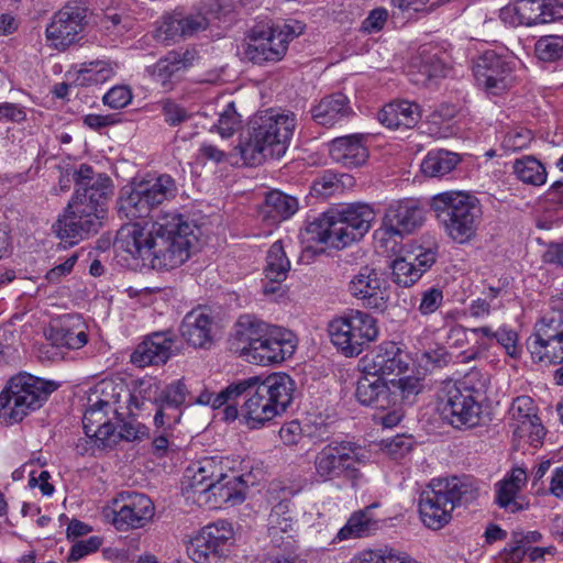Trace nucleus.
Here are the masks:
<instances>
[{"label": "nucleus", "instance_id": "774afa93", "mask_svg": "<svg viewBox=\"0 0 563 563\" xmlns=\"http://www.w3.org/2000/svg\"><path fill=\"white\" fill-rule=\"evenodd\" d=\"M531 141V131L527 129H520L509 132L504 139V145L508 150L517 151L527 147Z\"/></svg>", "mask_w": 563, "mask_h": 563}, {"label": "nucleus", "instance_id": "4be33fe9", "mask_svg": "<svg viewBox=\"0 0 563 563\" xmlns=\"http://www.w3.org/2000/svg\"><path fill=\"white\" fill-rule=\"evenodd\" d=\"M363 372L365 374L382 377L385 375H400L409 368V357L395 343H387L379 350L366 355L363 360Z\"/></svg>", "mask_w": 563, "mask_h": 563}, {"label": "nucleus", "instance_id": "bb28decb", "mask_svg": "<svg viewBox=\"0 0 563 563\" xmlns=\"http://www.w3.org/2000/svg\"><path fill=\"white\" fill-rule=\"evenodd\" d=\"M358 134L336 137L329 144L331 158L345 167H358L368 158V151Z\"/></svg>", "mask_w": 563, "mask_h": 563}, {"label": "nucleus", "instance_id": "cd10ccee", "mask_svg": "<svg viewBox=\"0 0 563 563\" xmlns=\"http://www.w3.org/2000/svg\"><path fill=\"white\" fill-rule=\"evenodd\" d=\"M202 489L208 490L214 497L216 504L231 503L235 505L244 500L247 484L242 475L234 472L231 474L219 472L216 482L207 483Z\"/></svg>", "mask_w": 563, "mask_h": 563}, {"label": "nucleus", "instance_id": "423d86ee", "mask_svg": "<svg viewBox=\"0 0 563 563\" xmlns=\"http://www.w3.org/2000/svg\"><path fill=\"white\" fill-rule=\"evenodd\" d=\"M375 214L367 205L350 206L343 210H329L306 227L307 240L343 249L361 240L371 228Z\"/></svg>", "mask_w": 563, "mask_h": 563}, {"label": "nucleus", "instance_id": "0e129e2a", "mask_svg": "<svg viewBox=\"0 0 563 563\" xmlns=\"http://www.w3.org/2000/svg\"><path fill=\"white\" fill-rule=\"evenodd\" d=\"M396 108L398 110V118H400V121L402 123V126L405 128H413L419 119H420V111L419 106L413 102H409L407 100L401 101H395Z\"/></svg>", "mask_w": 563, "mask_h": 563}, {"label": "nucleus", "instance_id": "f257e3e1", "mask_svg": "<svg viewBox=\"0 0 563 563\" xmlns=\"http://www.w3.org/2000/svg\"><path fill=\"white\" fill-rule=\"evenodd\" d=\"M196 229L194 221L184 214L163 213L151 223L121 225L113 245L118 252L148 262L154 269H173L189 258L197 241Z\"/></svg>", "mask_w": 563, "mask_h": 563}, {"label": "nucleus", "instance_id": "393cba45", "mask_svg": "<svg viewBox=\"0 0 563 563\" xmlns=\"http://www.w3.org/2000/svg\"><path fill=\"white\" fill-rule=\"evenodd\" d=\"M517 15L528 26L563 20V0H520Z\"/></svg>", "mask_w": 563, "mask_h": 563}, {"label": "nucleus", "instance_id": "7ed1b4c3", "mask_svg": "<svg viewBox=\"0 0 563 563\" xmlns=\"http://www.w3.org/2000/svg\"><path fill=\"white\" fill-rule=\"evenodd\" d=\"M295 390V380L285 373L251 376L234 382V400L243 398L241 416L250 428L257 429L287 411Z\"/></svg>", "mask_w": 563, "mask_h": 563}, {"label": "nucleus", "instance_id": "4c0bfd02", "mask_svg": "<svg viewBox=\"0 0 563 563\" xmlns=\"http://www.w3.org/2000/svg\"><path fill=\"white\" fill-rule=\"evenodd\" d=\"M154 208L144 190L136 185L126 197L120 199L119 213L130 220H136L150 217Z\"/></svg>", "mask_w": 563, "mask_h": 563}, {"label": "nucleus", "instance_id": "f8f14e48", "mask_svg": "<svg viewBox=\"0 0 563 563\" xmlns=\"http://www.w3.org/2000/svg\"><path fill=\"white\" fill-rule=\"evenodd\" d=\"M438 410L452 427L472 428L479 423L482 405L476 397L448 383L438 394Z\"/></svg>", "mask_w": 563, "mask_h": 563}, {"label": "nucleus", "instance_id": "a878e982", "mask_svg": "<svg viewBox=\"0 0 563 563\" xmlns=\"http://www.w3.org/2000/svg\"><path fill=\"white\" fill-rule=\"evenodd\" d=\"M196 58L195 49L172 51L154 65L152 75L164 88L170 89L173 78L191 67Z\"/></svg>", "mask_w": 563, "mask_h": 563}, {"label": "nucleus", "instance_id": "72a5a7b5", "mask_svg": "<svg viewBox=\"0 0 563 563\" xmlns=\"http://www.w3.org/2000/svg\"><path fill=\"white\" fill-rule=\"evenodd\" d=\"M137 185L144 190L150 203H153L155 208L165 201L175 199L178 194L176 180L168 174L143 179Z\"/></svg>", "mask_w": 563, "mask_h": 563}, {"label": "nucleus", "instance_id": "f704fd0d", "mask_svg": "<svg viewBox=\"0 0 563 563\" xmlns=\"http://www.w3.org/2000/svg\"><path fill=\"white\" fill-rule=\"evenodd\" d=\"M107 408H111L110 401L99 399L86 410L82 417V428L86 437L90 438L99 449H102L103 442L102 434H100L102 426L112 424V422L107 419Z\"/></svg>", "mask_w": 563, "mask_h": 563}, {"label": "nucleus", "instance_id": "37998d69", "mask_svg": "<svg viewBox=\"0 0 563 563\" xmlns=\"http://www.w3.org/2000/svg\"><path fill=\"white\" fill-rule=\"evenodd\" d=\"M222 472V468L217 464L213 457L203 459L199 463V467L191 477L190 487L195 494H207L208 490H203L207 483L216 482L217 475Z\"/></svg>", "mask_w": 563, "mask_h": 563}, {"label": "nucleus", "instance_id": "58836bf2", "mask_svg": "<svg viewBox=\"0 0 563 563\" xmlns=\"http://www.w3.org/2000/svg\"><path fill=\"white\" fill-rule=\"evenodd\" d=\"M266 213L275 221L290 218L298 210V200L279 190H272L266 195Z\"/></svg>", "mask_w": 563, "mask_h": 563}, {"label": "nucleus", "instance_id": "e433bc0d", "mask_svg": "<svg viewBox=\"0 0 563 563\" xmlns=\"http://www.w3.org/2000/svg\"><path fill=\"white\" fill-rule=\"evenodd\" d=\"M390 393V407L398 404L412 405L421 393L423 385L419 377L404 376L388 382Z\"/></svg>", "mask_w": 563, "mask_h": 563}, {"label": "nucleus", "instance_id": "6e6552de", "mask_svg": "<svg viewBox=\"0 0 563 563\" xmlns=\"http://www.w3.org/2000/svg\"><path fill=\"white\" fill-rule=\"evenodd\" d=\"M57 384L26 372L12 376L0 393V415H8L15 422L40 409Z\"/></svg>", "mask_w": 563, "mask_h": 563}, {"label": "nucleus", "instance_id": "9b49d317", "mask_svg": "<svg viewBox=\"0 0 563 563\" xmlns=\"http://www.w3.org/2000/svg\"><path fill=\"white\" fill-rule=\"evenodd\" d=\"M153 501L136 492H121L112 501V507L104 510L106 518L119 531L139 529L146 526L154 517Z\"/></svg>", "mask_w": 563, "mask_h": 563}, {"label": "nucleus", "instance_id": "13d9d810", "mask_svg": "<svg viewBox=\"0 0 563 563\" xmlns=\"http://www.w3.org/2000/svg\"><path fill=\"white\" fill-rule=\"evenodd\" d=\"M162 114L169 126H178L191 119L192 114L186 108L167 99L162 102Z\"/></svg>", "mask_w": 563, "mask_h": 563}, {"label": "nucleus", "instance_id": "ddd939ff", "mask_svg": "<svg viewBox=\"0 0 563 563\" xmlns=\"http://www.w3.org/2000/svg\"><path fill=\"white\" fill-rule=\"evenodd\" d=\"M88 24V9L66 4L57 11L46 27V38L58 51H65L78 41V35Z\"/></svg>", "mask_w": 563, "mask_h": 563}, {"label": "nucleus", "instance_id": "412c9836", "mask_svg": "<svg viewBox=\"0 0 563 563\" xmlns=\"http://www.w3.org/2000/svg\"><path fill=\"white\" fill-rule=\"evenodd\" d=\"M45 339L56 347L80 349L88 342L85 323L79 316L65 314L44 329Z\"/></svg>", "mask_w": 563, "mask_h": 563}, {"label": "nucleus", "instance_id": "ea45409f", "mask_svg": "<svg viewBox=\"0 0 563 563\" xmlns=\"http://www.w3.org/2000/svg\"><path fill=\"white\" fill-rule=\"evenodd\" d=\"M266 260L265 278L273 282H284L290 269V262L286 256L282 241L272 244Z\"/></svg>", "mask_w": 563, "mask_h": 563}, {"label": "nucleus", "instance_id": "6e6d98bb", "mask_svg": "<svg viewBox=\"0 0 563 563\" xmlns=\"http://www.w3.org/2000/svg\"><path fill=\"white\" fill-rule=\"evenodd\" d=\"M509 415L511 416V428L521 424V421H528L537 415V409L533 405L532 398L528 396L517 397L510 407Z\"/></svg>", "mask_w": 563, "mask_h": 563}, {"label": "nucleus", "instance_id": "de8ad7c7", "mask_svg": "<svg viewBox=\"0 0 563 563\" xmlns=\"http://www.w3.org/2000/svg\"><path fill=\"white\" fill-rule=\"evenodd\" d=\"M391 279L400 287H410L421 278L413 263L404 257H397L390 264Z\"/></svg>", "mask_w": 563, "mask_h": 563}, {"label": "nucleus", "instance_id": "b1692460", "mask_svg": "<svg viewBox=\"0 0 563 563\" xmlns=\"http://www.w3.org/2000/svg\"><path fill=\"white\" fill-rule=\"evenodd\" d=\"M272 324L257 318L255 314H241L233 327L232 346L241 356H246L251 350L263 339Z\"/></svg>", "mask_w": 563, "mask_h": 563}, {"label": "nucleus", "instance_id": "3c124183", "mask_svg": "<svg viewBox=\"0 0 563 563\" xmlns=\"http://www.w3.org/2000/svg\"><path fill=\"white\" fill-rule=\"evenodd\" d=\"M234 400V382L229 384L219 394L214 395L209 389L205 388L198 397H190L191 404L210 406L212 409H219L227 402Z\"/></svg>", "mask_w": 563, "mask_h": 563}, {"label": "nucleus", "instance_id": "1a4fd4ad", "mask_svg": "<svg viewBox=\"0 0 563 563\" xmlns=\"http://www.w3.org/2000/svg\"><path fill=\"white\" fill-rule=\"evenodd\" d=\"M371 460V452L354 441H332L321 449L314 457L316 475L323 482L345 476L356 482L361 477L355 466L365 465Z\"/></svg>", "mask_w": 563, "mask_h": 563}, {"label": "nucleus", "instance_id": "f03ea898", "mask_svg": "<svg viewBox=\"0 0 563 563\" xmlns=\"http://www.w3.org/2000/svg\"><path fill=\"white\" fill-rule=\"evenodd\" d=\"M75 192L64 213L53 224V232L65 244L74 246L99 232L106 203L113 192L111 178L81 164L73 174Z\"/></svg>", "mask_w": 563, "mask_h": 563}, {"label": "nucleus", "instance_id": "473e14b6", "mask_svg": "<svg viewBox=\"0 0 563 563\" xmlns=\"http://www.w3.org/2000/svg\"><path fill=\"white\" fill-rule=\"evenodd\" d=\"M563 335L562 314L542 318L534 327V333L528 339L527 346L531 355H540V349Z\"/></svg>", "mask_w": 563, "mask_h": 563}, {"label": "nucleus", "instance_id": "dca6fc26", "mask_svg": "<svg viewBox=\"0 0 563 563\" xmlns=\"http://www.w3.org/2000/svg\"><path fill=\"white\" fill-rule=\"evenodd\" d=\"M352 297L362 301L364 307L384 311L387 307V285L376 268L363 266L349 283Z\"/></svg>", "mask_w": 563, "mask_h": 563}, {"label": "nucleus", "instance_id": "20e7f679", "mask_svg": "<svg viewBox=\"0 0 563 563\" xmlns=\"http://www.w3.org/2000/svg\"><path fill=\"white\" fill-rule=\"evenodd\" d=\"M296 126L294 113H279L269 109L254 115L245 136L236 148L244 164L258 166L266 159L283 157L289 146Z\"/></svg>", "mask_w": 563, "mask_h": 563}, {"label": "nucleus", "instance_id": "c85d7f7f", "mask_svg": "<svg viewBox=\"0 0 563 563\" xmlns=\"http://www.w3.org/2000/svg\"><path fill=\"white\" fill-rule=\"evenodd\" d=\"M355 397L364 406L382 410L390 408L388 382H385L382 377L365 374L357 380Z\"/></svg>", "mask_w": 563, "mask_h": 563}, {"label": "nucleus", "instance_id": "4468645a", "mask_svg": "<svg viewBox=\"0 0 563 563\" xmlns=\"http://www.w3.org/2000/svg\"><path fill=\"white\" fill-rule=\"evenodd\" d=\"M232 537L233 531L224 521L206 526L191 541L189 556L196 563H217L229 552Z\"/></svg>", "mask_w": 563, "mask_h": 563}, {"label": "nucleus", "instance_id": "2f4dec72", "mask_svg": "<svg viewBox=\"0 0 563 563\" xmlns=\"http://www.w3.org/2000/svg\"><path fill=\"white\" fill-rule=\"evenodd\" d=\"M377 504H372L364 509L355 511L349 518L347 522L338 532L339 540L364 538L374 533L378 529V520L372 515V510Z\"/></svg>", "mask_w": 563, "mask_h": 563}, {"label": "nucleus", "instance_id": "8fccbe9b", "mask_svg": "<svg viewBox=\"0 0 563 563\" xmlns=\"http://www.w3.org/2000/svg\"><path fill=\"white\" fill-rule=\"evenodd\" d=\"M287 504L279 503L273 507L268 516V532L272 538H276L279 533H287L292 529V521L288 512Z\"/></svg>", "mask_w": 563, "mask_h": 563}, {"label": "nucleus", "instance_id": "603ef678", "mask_svg": "<svg viewBox=\"0 0 563 563\" xmlns=\"http://www.w3.org/2000/svg\"><path fill=\"white\" fill-rule=\"evenodd\" d=\"M496 503L500 508L507 509L510 512H517L523 509V506L516 500L520 488H516L514 484L503 479L496 484Z\"/></svg>", "mask_w": 563, "mask_h": 563}, {"label": "nucleus", "instance_id": "052dcab7", "mask_svg": "<svg viewBox=\"0 0 563 563\" xmlns=\"http://www.w3.org/2000/svg\"><path fill=\"white\" fill-rule=\"evenodd\" d=\"M454 356L446 350L445 346L435 345L421 353V362L426 365H431L432 368H442L448 366Z\"/></svg>", "mask_w": 563, "mask_h": 563}, {"label": "nucleus", "instance_id": "a211bd4d", "mask_svg": "<svg viewBox=\"0 0 563 563\" xmlns=\"http://www.w3.org/2000/svg\"><path fill=\"white\" fill-rule=\"evenodd\" d=\"M287 51V36L276 33L275 27L253 30L244 51L245 57L254 64L280 60Z\"/></svg>", "mask_w": 563, "mask_h": 563}, {"label": "nucleus", "instance_id": "0eeeda50", "mask_svg": "<svg viewBox=\"0 0 563 563\" xmlns=\"http://www.w3.org/2000/svg\"><path fill=\"white\" fill-rule=\"evenodd\" d=\"M431 207L455 242L465 243L475 235L482 209L474 196L461 191L442 192L432 198Z\"/></svg>", "mask_w": 563, "mask_h": 563}, {"label": "nucleus", "instance_id": "49530a36", "mask_svg": "<svg viewBox=\"0 0 563 563\" xmlns=\"http://www.w3.org/2000/svg\"><path fill=\"white\" fill-rule=\"evenodd\" d=\"M488 380L489 379L486 374L473 368L465 374L461 380L451 383V385H455L456 388L466 394H471L482 401L488 386Z\"/></svg>", "mask_w": 563, "mask_h": 563}, {"label": "nucleus", "instance_id": "a19ab883", "mask_svg": "<svg viewBox=\"0 0 563 563\" xmlns=\"http://www.w3.org/2000/svg\"><path fill=\"white\" fill-rule=\"evenodd\" d=\"M514 173L521 181L533 186H541L547 179L545 167L533 156L516 159Z\"/></svg>", "mask_w": 563, "mask_h": 563}, {"label": "nucleus", "instance_id": "4d7b16f0", "mask_svg": "<svg viewBox=\"0 0 563 563\" xmlns=\"http://www.w3.org/2000/svg\"><path fill=\"white\" fill-rule=\"evenodd\" d=\"M157 37L163 41H175L184 37V26L180 14L166 15L156 30Z\"/></svg>", "mask_w": 563, "mask_h": 563}, {"label": "nucleus", "instance_id": "c756f323", "mask_svg": "<svg viewBox=\"0 0 563 563\" xmlns=\"http://www.w3.org/2000/svg\"><path fill=\"white\" fill-rule=\"evenodd\" d=\"M353 113L349 98L341 93H332L322 98L317 106L311 109L312 119L320 125L332 126L343 118Z\"/></svg>", "mask_w": 563, "mask_h": 563}, {"label": "nucleus", "instance_id": "5fc2aeb1", "mask_svg": "<svg viewBox=\"0 0 563 563\" xmlns=\"http://www.w3.org/2000/svg\"><path fill=\"white\" fill-rule=\"evenodd\" d=\"M188 395L189 391L185 383L183 380H177L166 386L155 401L156 404L178 408L186 401Z\"/></svg>", "mask_w": 563, "mask_h": 563}, {"label": "nucleus", "instance_id": "680f3d73", "mask_svg": "<svg viewBox=\"0 0 563 563\" xmlns=\"http://www.w3.org/2000/svg\"><path fill=\"white\" fill-rule=\"evenodd\" d=\"M540 355H531L537 362L548 361L550 364L563 363V335L540 349Z\"/></svg>", "mask_w": 563, "mask_h": 563}, {"label": "nucleus", "instance_id": "f3484780", "mask_svg": "<svg viewBox=\"0 0 563 563\" xmlns=\"http://www.w3.org/2000/svg\"><path fill=\"white\" fill-rule=\"evenodd\" d=\"M423 209L413 199L393 201L386 209L383 225L389 235L410 234L422 225Z\"/></svg>", "mask_w": 563, "mask_h": 563}, {"label": "nucleus", "instance_id": "e2e57ef3", "mask_svg": "<svg viewBox=\"0 0 563 563\" xmlns=\"http://www.w3.org/2000/svg\"><path fill=\"white\" fill-rule=\"evenodd\" d=\"M102 100L112 109H121L131 102L132 92L126 86H115L103 96Z\"/></svg>", "mask_w": 563, "mask_h": 563}, {"label": "nucleus", "instance_id": "09e8293b", "mask_svg": "<svg viewBox=\"0 0 563 563\" xmlns=\"http://www.w3.org/2000/svg\"><path fill=\"white\" fill-rule=\"evenodd\" d=\"M512 433L518 439L527 438L530 444L537 448L545 437V429L541 419L536 415L533 418L528 419V421H521V424L512 429Z\"/></svg>", "mask_w": 563, "mask_h": 563}, {"label": "nucleus", "instance_id": "864d4df0", "mask_svg": "<svg viewBox=\"0 0 563 563\" xmlns=\"http://www.w3.org/2000/svg\"><path fill=\"white\" fill-rule=\"evenodd\" d=\"M496 503L500 508L507 509L510 512H517L523 509V506L516 500L520 488H516L514 484L503 479L496 484Z\"/></svg>", "mask_w": 563, "mask_h": 563}, {"label": "nucleus", "instance_id": "c03bdc74", "mask_svg": "<svg viewBox=\"0 0 563 563\" xmlns=\"http://www.w3.org/2000/svg\"><path fill=\"white\" fill-rule=\"evenodd\" d=\"M534 52L540 60L553 63L563 58V36L544 35L534 45Z\"/></svg>", "mask_w": 563, "mask_h": 563}, {"label": "nucleus", "instance_id": "a18cd8bd", "mask_svg": "<svg viewBox=\"0 0 563 563\" xmlns=\"http://www.w3.org/2000/svg\"><path fill=\"white\" fill-rule=\"evenodd\" d=\"M113 67L104 60L84 63L78 79L82 85L102 84L113 75Z\"/></svg>", "mask_w": 563, "mask_h": 563}, {"label": "nucleus", "instance_id": "9d476101", "mask_svg": "<svg viewBox=\"0 0 563 563\" xmlns=\"http://www.w3.org/2000/svg\"><path fill=\"white\" fill-rule=\"evenodd\" d=\"M328 331L333 345L347 357L361 354L364 346L378 335L376 320L360 310L333 319Z\"/></svg>", "mask_w": 563, "mask_h": 563}, {"label": "nucleus", "instance_id": "bf43d9fd", "mask_svg": "<svg viewBox=\"0 0 563 563\" xmlns=\"http://www.w3.org/2000/svg\"><path fill=\"white\" fill-rule=\"evenodd\" d=\"M240 115L235 110L234 103L231 102L220 113L216 128L222 137H230L240 125Z\"/></svg>", "mask_w": 563, "mask_h": 563}, {"label": "nucleus", "instance_id": "39448f33", "mask_svg": "<svg viewBox=\"0 0 563 563\" xmlns=\"http://www.w3.org/2000/svg\"><path fill=\"white\" fill-rule=\"evenodd\" d=\"M477 497L478 486L468 476L434 478L420 494V518L429 529L439 530L451 521L455 507L467 505Z\"/></svg>", "mask_w": 563, "mask_h": 563}, {"label": "nucleus", "instance_id": "6ab92c4d", "mask_svg": "<svg viewBox=\"0 0 563 563\" xmlns=\"http://www.w3.org/2000/svg\"><path fill=\"white\" fill-rule=\"evenodd\" d=\"M474 76L479 85L497 95L511 84V67L495 52H486L473 66Z\"/></svg>", "mask_w": 563, "mask_h": 563}, {"label": "nucleus", "instance_id": "7c9ffc66", "mask_svg": "<svg viewBox=\"0 0 563 563\" xmlns=\"http://www.w3.org/2000/svg\"><path fill=\"white\" fill-rule=\"evenodd\" d=\"M100 434H102V449L113 448L120 441H141L148 438V428L136 421L120 420L118 426L103 424Z\"/></svg>", "mask_w": 563, "mask_h": 563}, {"label": "nucleus", "instance_id": "338daca9", "mask_svg": "<svg viewBox=\"0 0 563 563\" xmlns=\"http://www.w3.org/2000/svg\"><path fill=\"white\" fill-rule=\"evenodd\" d=\"M420 73L424 75L427 79L432 80L444 77L446 75V67L435 55L427 56L421 62Z\"/></svg>", "mask_w": 563, "mask_h": 563}, {"label": "nucleus", "instance_id": "aec40b11", "mask_svg": "<svg viewBox=\"0 0 563 563\" xmlns=\"http://www.w3.org/2000/svg\"><path fill=\"white\" fill-rule=\"evenodd\" d=\"M177 350L173 332H154L137 345L131 362L139 367L165 364Z\"/></svg>", "mask_w": 563, "mask_h": 563}, {"label": "nucleus", "instance_id": "79ce46f5", "mask_svg": "<svg viewBox=\"0 0 563 563\" xmlns=\"http://www.w3.org/2000/svg\"><path fill=\"white\" fill-rule=\"evenodd\" d=\"M344 178L351 180L347 175L324 170L312 181L310 194L314 197L328 198L344 188Z\"/></svg>", "mask_w": 563, "mask_h": 563}, {"label": "nucleus", "instance_id": "5701e85b", "mask_svg": "<svg viewBox=\"0 0 563 563\" xmlns=\"http://www.w3.org/2000/svg\"><path fill=\"white\" fill-rule=\"evenodd\" d=\"M214 329L213 317L202 309L188 312L180 324V333L185 341L199 349H209L213 344Z\"/></svg>", "mask_w": 563, "mask_h": 563}, {"label": "nucleus", "instance_id": "c9c22d12", "mask_svg": "<svg viewBox=\"0 0 563 563\" xmlns=\"http://www.w3.org/2000/svg\"><path fill=\"white\" fill-rule=\"evenodd\" d=\"M460 156L445 150L431 151L421 163V172L428 177H442L452 172Z\"/></svg>", "mask_w": 563, "mask_h": 563}, {"label": "nucleus", "instance_id": "69168bd1", "mask_svg": "<svg viewBox=\"0 0 563 563\" xmlns=\"http://www.w3.org/2000/svg\"><path fill=\"white\" fill-rule=\"evenodd\" d=\"M102 543V540L99 537H90L87 540L76 542L68 554V562H76L81 558L96 552Z\"/></svg>", "mask_w": 563, "mask_h": 563}, {"label": "nucleus", "instance_id": "2eb2a0df", "mask_svg": "<svg viewBox=\"0 0 563 563\" xmlns=\"http://www.w3.org/2000/svg\"><path fill=\"white\" fill-rule=\"evenodd\" d=\"M296 343V336L290 330L272 324L265 336L251 350H246L245 358L263 366L280 363L294 354Z\"/></svg>", "mask_w": 563, "mask_h": 563}]
</instances>
